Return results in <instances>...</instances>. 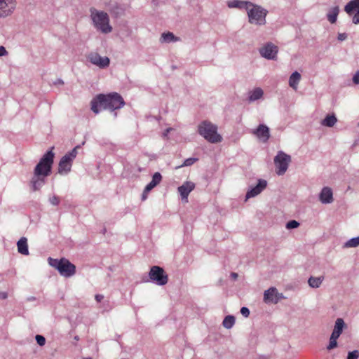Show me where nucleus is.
Masks as SVG:
<instances>
[{
    "label": "nucleus",
    "instance_id": "nucleus-10",
    "mask_svg": "<svg viewBox=\"0 0 359 359\" xmlns=\"http://www.w3.org/2000/svg\"><path fill=\"white\" fill-rule=\"evenodd\" d=\"M17 0H0V19L13 15L17 8Z\"/></svg>",
    "mask_w": 359,
    "mask_h": 359
},
{
    "label": "nucleus",
    "instance_id": "nucleus-25",
    "mask_svg": "<svg viewBox=\"0 0 359 359\" xmlns=\"http://www.w3.org/2000/svg\"><path fill=\"white\" fill-rule=\"evenodd\" d=\"M264 91L260 88H256L249 93L248 100L250 102H255L262 97Z\"/></svg>",
    "mask_w": 359,
    "mask_h": 359
},
{
    "label": "nucleus",
    "instance_id": "nucleus-27",
    "mask_svg": "<svg viewBox=\"0 0 359 359\" xmlns=\"http://www.w3.org/2000/svg\"><path fill=\"white\" fill-rule=\"evenodd\" d=\"M324 280V276L313 277L311 276L308 280L309 285L312 288H318L323 281Z\"/></svg>",
    "mask_w": 359,
    "mask_h": 359
},
{
    "label": "nucleus",
    "instance_id": "nucleus-11",
    "mask_svg": "<svg viewBox=\"0 0 359 359\" xmlns=\"http://www.w3.org/2000/svg\"><path fill=\"white\" fill-rule=\"evenodd\" d=\"M87 60L100 69H106L109 66L110 60L107 56H101L96 52H91L86 56Z\"/></svg>",
    "mask_w": 359,
    "mask_h": 359
},
{
    "label": "nucleus",
    "instance_id": "nucleus-14",
    "mask_svg": "<svg viewBox=\"0 0 359 359\" xmlns=\"http://www.w3.org/2000/svg\"><path fill=\"white\" fill-rule=\"evenodd\" d=\"M267 187V182L263 179H259L257 184L254 187H250L245 195V201L250 198L255 197L264 191Z\"/></svg>",
    "mask_w": 359,
    "mask_h": 359
},
{
    "label": "nucleus",
    "instance_id": "nucleus-5",
    "mask_svg": "<svg viewBox=\"0 0 359 359\" xmlns=\"http://www.w3.org/2000/svg\"><path fill=\"white\" fill-rule=\"evenodd\" d=\"M48 262L50 266L56 269L60 274L64 277H71L76 273L75 265L65 258L58 259L49 257Z\"/></svg>",
    "mask_w": 359,
    "mask_h": 359
},
{
    "label": "nucleus",
    "instance_id": "nucleus-45",
    "mask_svg": "<svg viewBox=\"0 0 359 359\" xmlns=\"http://www.w3.org/2000/svg\"><path fill=\"white\" fill-rule=\"evenodd\" d=\"M53 84L54 85H63L64 81L61 79H57L54 81Z\"/></svg>",
    "mask_w": 359,
    "mask_h": 359
},
{
    "label": "nucleus",
    "instance_id": "nucleus-47",
    "mask_svg": "<svg viewBox=\"0 0 359 359\" xmlns=\"http://www.w3.org/2000/svg\"><path fill=\"white\" fill-rule=\"evenodd\" d=\"M36 299V298L34 296H30L27 298V302H33V301H35Z\"/></svg>",
    "mask_w": 359,
    "mask_h": 359
},
{
    "label": "nucleus",
    "instance_id": "nucleus-26",
    "mask_svg": "<svg viewBox=\"0 0 359 359\" xmlns=\"http://www.w3.org/2000/svg\"><path fill=\"white\" fill-rule=\"evenodd\" d=\"M90 104L91 110L95 114H98L100 111V108L104 109V102H100V100L98 99V95L92 100Z\"/></svg>",
    "mask_w": 359,
    "mask_h": 359
},
{
    "label": "nucleus",
    "instance_id": "nucleus-9",
    "mask_svg": "<svg viewBox=\"0 0 359 359\" xmlns=\"http://www.w3.org/2000/svg\"><path fill=\"white\" fill-rule=\"evenodd\" d=\"M149 277L151 282L161 286L165 285L168 281V275L165 273L163 269L158 266L151 267Z\"/></svg>",
    "mask_w": 359,
    "mask_h": 359
},
{
    "label": "nucleus",
    "instance_id": "nucleus-6",
    "mask_svg": "<svg viewBox=\"0 0 359 359\" xmlns=\"http://www.w3.org/2000/svg\"><path fill=\"white\" fill-rule=\"evenodd\" d=\"M98 99L104 102V109L114 111L122 108L125 105L123 98L117 93H111L107 95L100 94Z\"/></svg>",
    "mask_w": 359,
    "mask_h": 359
},
{
    "label": "nucleus",
    "instance_id": "nucleus-44",
    "mask_svg": "<svg viewBox=\"0 0 359 359\" xmlns=\"http://www.w3.org/2000/svg\"><path fill=\"white\" fill-rule=\"evenodd\" d=\"M171 130H172V128H167V129L163 132V137H166L168 136V133H169Z\"/></svg>",
    "mask_w": 359,
    "mask_h": 359
},
{
    "label": "nucleus",
    "instance_id": "nucleus-24",
    "mask_svg": "<svg viewBox=\"0 0 359 359\" xmlns=\"http://www.w3.org/2000/svg\"><path fill=\"white\" fill-rule=\"evenodd\" d=\"M339 6H334V7L331 8L327 14V18L328 21L332 24L335 23L337 20V16L339 15Z\"/></svg>",
    "mask_w": 359,
    "mask_h": 359
},
{
    "label": "nucleus",
    "instance_id": "nucleus-38",
    "mask_svg": "<svg viewBox=\"0 0 359 359\" xmlns=\"http://www.w3.org/2000/svg\"><path fill=\"white\" fill-rule=\"evenodd\" d=\"M241 313L245 317H248L250 315V310L247 307L243 306L241 309Z\"/></svg>",
    "mask_w": 359,
    "mask_h": 359
},
{
    "label": "nucleus",
    "instance_id": "nucleus-39",
    "mask_svg": "<svg viewBox=\"0 0 359 359\" xmlns=\"http://www.w3.org/2000/svg\"><path fill=\"white\" fill-rule=\"evenodd\" d=\"M353 82L355 84H359V70L353 75Z\"/></svg>",
    "mask_w": 359,
    "mask_h": 359
},
{
    "label": "nucleus",
    "instance_id": "nucleus-17",
    "mask_svg": "<svg viewBox=\"0 0 359 359\" xmlns=\"http://www.w3.org/2000/svg\"><path fill=\"white\" fill-rule=\"evenodd\" d=\"M319 200L323 204H330L333 202V193L331 188L325 187L319 194Z\"/></svg>",
    "mask_w": 359,
    "mask_h": 359
},
{
    "label": "nucleus",
    "instance_id": "nucleus-1",
    "mask_svg": "<svg viewBox=\"0 0 359 359\" xmlns=\"http://www.w3.org/2000/svg\"><path fill=\"white\" fill-rule=\"evenodd\" d=\"M54 147L48 151L40 159L34 170V175L31 184L34 191L40 189L45 184V178L51 172L52 165L55 157L53 152Z\"/></svg>",
    "mask_w": 359,
    "mask_h": 359
},
{
    "label": "nucleus",
    "instance_id": "nucleus-41",
    "mask_svg": "<svg viewBox=\"0 0 359 359\" xmlns=\"http://www.w3.org/2000/svg\"><path fill=\"white\" fill-rule=\"evenodd\" d=\"M7 54H8V52L6 50V48L2 46H0V57L6 55Z\"/></svg>",
    "mask_w": 359,
    "mask_h": 359
},
{
    "label": "nucleus",
    "instance_id": "nucleus-19",
    "mask_svg": "<svg viewBox=\"0 0 359 359\" xmlns=\"http://www.w3.org/2000/svg\"><path fill=\"white\" fill-rule=\"evenodd\" d=\"M227 6L230 8H238L247 10L248 6L250 5V1H241V0H231L227 2Z\"/></svg>",
    "mask_w": 359,
    "mask_h": 359
},
{
    "label": "nucleus",
    "instance_id": "nucleus-40",
    "mask_svg": "<svg viewBox=\"0 0 359 359\" xmlns=\"http://www.w3.org/2000/svg\"><path fill=\"white\" fill-rule=\"evenodd\" d=\"M339 41H343L347 39V34L346 33H339L337 36Z\"/></svg>",
    "mask_w": 359,
    "mask_h": 359
},
{
    "label": "nucleus",
    "instance_id": "nucleus-8",
    "mask_svg": "<svg viewBox=\"0 0 359 359\" xmlns=\"http://www.w3.org/2000/svg\"><path fill=\"white\" fill-rule=\"evenodd\" d=\"M290 162L291 156L283 151H279L274 158V164L277 175H284L286 172Z\"/></svg>",
    "mask_w": 359,
    "mask_h": 359
},
{
    "label": "nucleus",
    "instance_id": "nucleus-49",
    "mask_svg": "<svg viewBox=\"0 0 359 359\" xmlns=\"http://www.w3.org/2000/svg\"><path fill=\"white\" fill-rule=\"evenodd\" d=\"M117 114L116 112H114V116H116Z\"/></svg>",
    "mask_w": 359,
    "mask_h": 359
},
{
    "label": "nucleus",
    "instance_id": "nucleus-32",
    "mask_svg": "<svg viewBox=\"0 0 359 359\" xmlns=\"http://www.w3.org/2000/svg\"><path fill=\"white\" fill-rule=\"evenodd\" d=\"M337 339H338L337 337H334L333 336H330V341H329V344L327 346V349L328 351L334 349V348H336L337 346Z\"/></svg>",
    "mask_w": 359,
    "mask_h": 359
},
{
    "label": "nucleus",
    "instance_id": "nucleus-2",
    "mask_svg": "<svg viewBox=\"0 0 359 359\" xmlns=\"http://www.w3.org/2000/svg\"><path fill=\"white\" fill-rule=\"evenodd\" d=\"M90 18L92 21L93 27L99 32L108 34L113 30L110 24V18L109 14L95 7H90L89 9Z\"/></svg>",
    "mask_w": 359,
    "mask_h": 359
},
{
    "label": "nucleus",
    "instance_id": "nucleus-13",
    "mask_svg": "<svg viewBox=\"0 0 359 359\" xmlns=\"http://www.w3.org/2000/svg\"><path fill=\"white\" fill-rule=\"evenodd\" d=\"M282 293H279L276 287H271L264 293V301L266 304H277L280 299H283Z\"/></svg>",
    "mask_w": 359,
    "mask_h": 359
},
{
    "label": "nucleus",
    "instance_id": "nucleus-7",
    "mask_svg": "<svg viewBox=\"0 0 359 359\" xmlns=\"http://www.w3.org/2000/svg\"><path fill=\"white\" fill-rule=\"evenodd\" d=\"M80 148L81 145L76 146L61 158L58 164L59 174L66 175L71 171L73 161L78 154V149Z\"/></svg>",
    "mask_w": 359,
    "mask_h": 359
},
{
    "label": "nucleus",
    "instance_id": "nucleus-36",
    "mask_svg": "<svg viewBox=\"0 0 359 359\" xmlns=\"http://www.w3.org/2000/svg\"><path fill=\"white\" fill-rule=\"evenodd\" d=\"M359 356V352L358 350H354L348 353L346 359H358Z\"/></svg>",
    "mask_w": 359,
    "mask_h": 359
},
{
    "label": "nucleus",
    "instance_id": "nucleus-28",
    "mask_svg": "<svg viewBox=\"0 0 359 359\" xmlns=\"http://www.w3.org/2000/svg\"><path fill=\"white\" fill-rule=\"evenodd\" d=\"M337 121V119L334 114L327 115L322 120L321 125L327 127H332Z\"/></svg>",
    "mask_w": 359,
    "mask_h": 359
},
{
    "label": "nucleus",
    "instance_id": "nucleus-15",
    "mask_svg": "<svg viewBox=\"0 0 359 359\" xmlns=\"http://www.w3.org/2000/svg\"><path fill=\"white\" fill-rule=\"evenodd\" d=\"M344 11L349 15H352L354 11H356L353 16L352 22L355 25L359 24V0H352L349 1L345 6Z\"/></svg>",
    "mask_w": 359,
    "mask_h": 359
},
{
    "label": "nucleus",
    "instance_id": "nucleus-35",
    "mask_svg": "<svg viewBox=\"0 0 359 359\" xmlns=\"http://www.w3.org/2000/svg\"><path fill=\"white\" fill-rule=\"evenodd\" d=\"M197 161H198L197 158H189L184 161L182 166H190V165H193Z\"/></svg>",
    "mask_w": 359,
    "mask_h": 359
},
{
    "label": "nucleus",
    "instance_id": "nucleus-12",
    "mask_svg": "<svg viewBox=\"0 0 359 359\" xmlns=\"http://www.w3.org/2000/svg\"><path fill=\"white\" fill-rule=\"evenodd\" d=\"M278 52V46L271 42L266 43L259 49V53L262 57L267 60H276Z\"/></svg>",
    "mask_w": 359,
    "mask_h": 359
},
{
    "label": "nucleus",
    "instance_id": "nucleus-33",
    "mask_svg": "<svg viewBox=\"0 0 359 359\" xmlns=\"http://www.w3.org/2000/svg\"><path fill=\"white\" fill-rule=\"evenodd\" d=\"M299 226V223L296 220H290L286 224V228L287 229H292L297 228Z\"/></svg>",
    "mask_w": 359,
    "mask_h": 359
},
{
    "label": "nucleus",
    "instance_id": "nucleus-22",
    "mask_svg": "<svg viewBox=\"0 0 359 359\" xmlns=\"http://www.w3.org/2000/svg\"><path fill=\"white\" fill-rule=\"evenodd\" d=\"M18 252L27 255H29L27 240L25 237H22L17 243Z\"/></svg>",
    "mask_w": 359,
    "mask_h": 359
},
{
    "label": "nucleus",
    "instance_id": "nucleus-23",
    "mask_svg": "<svg viewBox=\"0 0 359 359\" xmlns=\"http://www.w3.org/2000/svg\"><path fill=\"white\" fill-rule=\"evenodd\" d=\"M301 78V74L298 72H294L289 78V86L296 90L298 88Z\"/></svg>",
    "mask_w": 359,
    "mask_h": 359
},
{
    "label": "nucleus",
    "instance_id": "nucleus-18",
    "mask_svg": "<svg viewBox=\"0 0 359 359\" xmlns=\"http://www.w3.org/2000/svg\"><path fill=\"white\" fill-rule=\"evenodd\" d=\"M194 183L187 181L182 185L178 187V192L180 194L182 200L187 201L189 193L194 189Z\"/></svg>",
    "mask_w": 359,
    "mask_h": 359
},
{
    "label": "nucleus",
    "instance_id": "nucleus-48",
    "mask_svg": "<svg viewBox=\"0 0 359 359\" xmlns=\"http://www.w3.org/2000/svg\"><path fill=\"white\" fill-rule=\"evenodd\" d=\"M231 276H232L233 278H235L238 276L237 273H231Z\"/></svg>",
    "mask_w": 359,
    "mask_h": 359
},
{
    "label": "nucleus",
    "instance_id": "nucleus-50",
    "mask_svg": "<svg viewBox=\"0 0 359 359\" xmlns=\"http://www.w3.org/2000/svg\"><path fill=\"white\" fill-rule=\"evenodd\" d=\"M83 359H91L90 358H83Z\"/></svg>",
    "mask_w": 359,
    "mask_h": 359
},
{
    "label": "nucleus",
    "instance_id": "nucleus-21",
    "mask_svg": "<svg viewBox=\"0 0 359 359\" xmlns=\"http://www.w3.org/2000/svg\"><path fill=\"white\" fill-rule=\"evenodd\" d=\"M162 180V176L160 172H156L152 176L151 181L145 187V191H151L155 187H156Z\"/></svg>",
    "mask_w": 359,
    "mask_h": 359
},
{
    "label": "nucleus",
    "instance_id": "nucleus-16",
    "mask_svg": "<svg viewBox=\"0 0 359 359\" xmlns=\"http://www.w3.org/2000/svg\"><path fill=\"white\" fill-rule=\"evenodd\" d=\"M252 133L262 142H266L270 137L269 128L264 124H259L256 129L252 130Z\"/></svg>",
    "mask_w": 359,
    "mask_h": 359
},
{
    "label": "nucleus",
    "instance_id": "nucleus-20",
    "mask_svg": "<svg viewBox=\"0 0 359 359\" xmlns=\"http://www.w3.org/2000/svg\"><path fill=\"white\" fill-rule=\"evenodd\" d=\"M345 325V323L342 318H337L335 321L334 330L331 336L339 338L341 334Z\"/></svg>",
    "mask_w": 359,
    "mask_h": 359
},
{
    "label": "nucleus",
    "instance_id": "nucleus-34",
    "mask_svg": "<svg viewBox=\"0 0 359 359\" xmlns=\"http://www.w3.org/2000/svg\"><path fill=\"white\" fill-rule=\"evenodd\" d=\"M35 339L36 341V343L40 346H43L46 344V338L40 334H36L35 337Z\"/></svg>",
    "mask_w": 359,
    "mask_h": 359
},
{
    "label": "nucleus",
    "instance_id": "nucleus-29",
    "mask_svg": "<svg viewBox=\"0 0 359 359\" xmlns=\"http://www.w3.org/2000/svg\"><path fill=\"white\" fill-rule=\"evenodd\" d=\"M177 41V37L171 32L163 33L160 38L161 43H170Z\"/></svg>",
    "mask_w": 359,
    "mask_h": 359
},
{
    "label": "nucleus",
    "instance_id": "nucleus-43",
    "mask_svg": "<svg viewBox=\"0 0 359 359\" xmlns=\"http://www.w3.org/2000/svg\"><path fill=\"white\" fill-rule=\"evenodd\" d=\"M95 298L97 302H100L104 299V296L102 294H97L95 295Z\"/></svg>",
    "mask_w": 359,
    "mask_h": 359
},
{
    "label": "nucleus",
    "instance_id": "nucleus-31",
    "mask_svg": "<svg viewBox=\"0 0 359 359\" xmlns=\"http://www.w3.org/2000/svg\"><path fill=\"white\" fill-rule=\"evenodd\" d=\"M235 324V318L233 316H227L224 318L222 325L226 329L231 328Z\"/></svg>",
    "mask_w": 359,
    "mask_h": 359
},
{
    "label": "nucleus",
    "instance_id": "nucleus-4",
    "mask_svg": "<svg viewBox=\"0 0 359 359\" xmlns=\"http://www.w3.org/2000/svg\"><path fill=\"white\" fill-rule=\"evenodd\" d=\"M251 6L247 8V14L248 17V22L250 24L256 25H264L266 22V17L268 11L262 8L261 6L255 4L250 2Z\"/></svg>",
    "mask_w": 359,
    "mask_h": 359
},
{
    "label": "nucleus",
    "instance_id": "nucleus-30",
    "mask_svg": "<svg viewBox=\"0 0 359 359\" xmlns=\"http://www.w3.org/2000/svg\"><path fill=\"white\" fill-rule=\"evenodd\" d=\"M359 246V236L352 238L345 242L343 248H351Z\"/></svg>",
    "mask_w": 359,
    "mask_h": 359
},
{
    "label": "nucleus",
    "instance_id": "nucleus-3",
    "mask_svg": "<svg viewBox=\"0 0 359 359\" xmlns=\"http://www.w3.org/2000/svg\"><path fill=\"white\" fill-rule=\"evenodd\" d=\"M198 133L212 144L221 142L222 140V137L217 133V126L209 121H203L198 125Z\"/></svg>",
    "mask_w": 359,
    "mask_h": 359
},
{
    "label": "nucleus",
    "instance_id": "nucleus-37",
    "mask_svg": "<svg viewBox=\"0 0 359 359\" xmlns=\"http://www.w3.org/2000/svg\"><path fill=\"white\" fill-rule=\"evenodd\" d=\"M49 202L53 205H57L60 203V198L57 196H53L49 198Z\"/></svg>",
    "mask_w": 359,
    "mask_h": 359
},
{
    "label": "nucleus",
    "instance_id": "nucleus-42",
    "mask_svg": "<svg viewBox=\"0 0 359 359\" xmlns=\"http://www.w3.org/2000/svg\"><path fill=\"white\" fill-rule=\"evenodd\" d=\"M8 297V293L4 291H0V299H6Z\"/></svg>",
    "mask_w": 359,
    "mask_h": 359
},
{
    "label": "nucleus",
    "instance_id": "nucleus-46",
    "mask_svg": "<svg viewBox=\"0 0 359 359\" xmlns=\"http://www.w3.org/2000/svg\"><path fill=\"white\" fill-rule=\"evenodd\" d=\"M149 192H146L145 191V189H144L143 191V193H142V199L143 201H144L147 198V194H149Z\"/></svg>",
    "mask_w": 359,
    "mask_h": 359
}]
</instances>
